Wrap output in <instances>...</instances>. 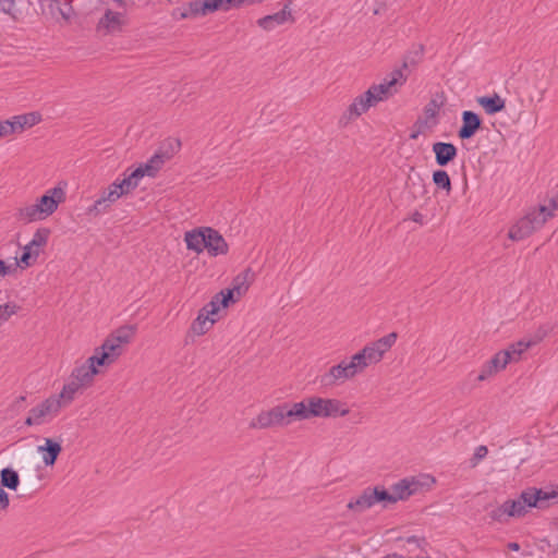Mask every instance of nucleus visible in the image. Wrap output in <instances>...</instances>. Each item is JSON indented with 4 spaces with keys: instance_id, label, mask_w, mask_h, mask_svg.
I'll return each mask as SVG.
<instances>
[{
    "instance_id": "1",
    "label": "nucleus",
    "mask_w": 558,
    "mask_h": 558,
    "mask_svg": "<svg viewBox=\"0 0 558 558\" xmlns=\"http://www.w3.org/2000/svg\"><path fill=\"white\" fill-rule=\"evenodd\" d=\"M136 331V327L124 325L112 331L104 343L95 350L92 361L98 366L112 364L122 353L123 348L131 342Z\"/></svg>"
},
{
    "instance_id": "2",
    "label": "nucleus",
    "mask_w": 558,
    "mask_h": 558,
    "mask_svg": "<svg viewBox=\"0 0 558 558\" xmlns=\"http://www.w3.org/2000/svg\"><path fill=\"white\" fill-rule=\"evenodd\" d=\"M505 504L508 517H521L526 513L527 508L545 509L558 504V492L530 488L522 492L518 499L507 500Z\"/></svg>"
},
{
    "instance_id": "3",
    "label": "nucleus",
    "mask_w": 558,
    "mask_h": 558,
    "mask_svg": "<svg viewBox=\"0 0 558 558\" xmlns=\"http://www.w3.org/2000/svg\"><path fill=\"white\" fill-rule=\"evenodd\" d=\"M553 217L551 211L545 205L533 209L526 216L521 218L509 230V238L512 241H521L530 236L534 231L538 230L544 223Z\"/></svg>"
},
{
    "instance_id": "4",
    "label": "nucleus",
    "mask_w": 558,
    "mask_h": 558,
    "mask_svg": "<svg viewBox=\"0 0 558 558\" xmlns=\"http://www.w3.org/2000/svg\"><path fill=\"white\" fill-rule=\"evenodd\" d=\"M162 163V157L160 155H155L146 163L137 167L122 180L117 179L113 183L122 196L126 195L140 185L141 179L145 175L151 178L155 177Z\"/></svg>"
},
{
    "instance_id": "5",
    "label": "nucleus",
    "mask_w": 558,
    "mask_h": 558,
    "mask_svg": "<svg viewBox=\"0 0 558 558\" xmlns=\"http://www.w3.org/2000/svg\"><path fill=\"white\" fill-rule=\"evenodd\" d=\"M388 499V490L384 486H368L352 497L347 504V508L356 514H361L376 505L386 509V500Z\"/></svg>"
},
{
    "instance_id": "6",
    "label": "nucleus",
    "mask_w": 558,
    "mask_h": 558,
    "mask_svg": "<svg viewBox=\"0 0 558 558\" xmlns=\"http://www.w3.org/2000/svg\"><path fill=\"white\" fill-rule=\"evenodd\" d=\"M61 409L62 404L60 403V398H52V396H50L28 411L24 425L32 427L49 424L58 416Z\"/></svg>"
},
{
    "instance_id": "7",
    "label": "nucleus",
    "mask_w": 558,
    "mask_h": 558,
    "mask_svg": "<svg viewBox=\"0 0 558 558\" xmlns=\"http://www.w3.org/2000/svg\"><path fill=\"white\" fill-rule=\"evenodd\" d=\"M50 235V230L47 228H39L33 235V239L23 246V252L20 257L16 255L13 260H16L21 269H26L36 264L40 253L47 245Z\"/></svg>"
},
{
    "instance_id": "8",
    "label": "nucleus",
    "mask_w": 558,
    "mask_h": 558,
    "mask_svg": "<svg viewBox=\"0 0 558 558\" xmlns=\"http://www.w3.org/2000/svg\"><path fill=\"white\" fill-rule=\"evenodd\" d=\"M308 418L311 417H331L345 416L349 409L343 408L341 401L337 399H324L319 397H311L304 399Z\"/></svg>"
},
{
    "instance_id": "9",
    "label": "nucleus",
    "mask_w": 558,
    "mask_h": 558,
    "mask_svg": "<svg viewBox=\"0 0 558 558\" xmlns=\"http://www.w3.org/2000/svg\"><path fill=\"white\" fill-rule=\"evenodd\" d=\"M407 81L402 69L392 71L380 84L373 85L367 89V95L371 96L376 105L379 101L386 100L398 92V85H402Z\"/></svg>"
},
{
    "instance_id": "10",
    "label": "nucleus",
    "mask_w": 558,
    "mask_h": 558,
    "mask_svg": "<svg viewBox=\"0 0 558 558\" xmlns=\"http://www.w3.org/2000/svg\"><path fill=\"white\" fill-rule=\"evenodd\" d=\"M398 335L390 332L375 342L364 347L363 350L357 352L362 362L366 363V367L371 364L378 363L384 354L396 343Z\"/></svg>"
},
{
    "instance_id": "11",
    "label": "nucleus",
    "mask_w": 558,
    "mask_h": 558,
    "mask_svg": "<svg viewBox=\"0 0 558 558\" xmlns=\"http://www.w3.org/2000/svg\"><path fill=\"white\" fill-rule=\"evenodd\" d=\"M220 303L218 298H213V300L199 311L197 317L192 323V331L197 336L206 333L215 324V315L218 313Z\"/></svg>"
},
{
    "instance_id": "12",
    "label": "nucleus",
    "mask_w": 558,
    "mask_h": 558,
    "mask_svg": "<svg viewBox=\"0 0 558 558\" xmlns=\"http://www.w3.org/2000/svg\"><path fill=\"white\" fill-rule=\"evenodd\" d=\"M250 270L238 275L232 282V287L226 291H221L214 298H218L221 306L227 307L230 302H235L241 295H243L250 287Z\"/></svg>"
},
{
    "instance_id": "13",
    "label": "nucleus",
    "mask_w": 558,
    "mask_h": 558,
    "mask_svg": "<svg viewBox=\"0 0 558 558\" xmlns=\"http://www.w3.org/2000/svg\"><path fill=\"white\" fill-rule=\"evenodd\" d=\"M250 427L254 429H268L282 427V414L280 404L258 413L251 422Z\"/></svg>"
},
{
    "instance_id": "14",
    "label": "nucleus",
    "mask_w": 558,
    "mask_h": 558,
    "mask_svg": "<svg viewBox=\"0 0 558 558\" xmlns=\"http://www.w3.org/2000/svg\"><path fill=\"white\" fill-rule=\"evenodd\" d=\"M213 13L210 0H194L189 2L184 8H178L173 11L172 16L177 20L195 19Z\"/></svg>"
},
{
    "instance_id": "15",
    "label": "nucleus",
    "mask_w": 558,
    "mask_h": 558,
    "mask_svg": "<svg viewBox=\"0 0 558 558\" xmlns=\"http://www.w3.org/2000/svg\"><path fill=\"white\" fill-rule=\"evenodd\" d=\"M120 197H122V195L119 190L114 183H111L108 189L101 193L100 197L88 207L87 214L93 216L102 215L107 213Z\"/></svg>"
},
{
    "instance_id": "16",
    "label": "nucleus",
    "mask_w": 558,
    "mask_h": 558,
    "mask_svg": "<svg viewBox=\"0 0 558 558\" xmlns=\"http://www.w3.org/2000/svg\"><path fill=\"white\" fill-rule=\"evenodd\" d=\"M440 105L435 100L432 99L423 110V118H420L415 122V126L417 128V131L411 134V138L415 140L417 136L423 133L425 130L433 129L438 124L437 117L439 113Z\"/></svg>"
},
{
    "instance_id": "17",
    "label": "nucleus",
    "mask_w": 558,
    "mask_h": 558,
    "mask_svg": "<svg viewBox=\"0 0 558 558\" xmlns=\"http://www.w3.org/2000/svg\"><path fill=\"white\" fill-rule=\"evenodd\" d=\"M418 483L413 478H403L391 486V492L388 490L389 499L386 500L387 508L390 505L397 504L399 500H404L417 490Z\"/></svg>"
},
{
    "instance_id": "18",
    "label": "nucleus",
    "mask_w": 558,
    "mask_h": 558,
    "mask_svg": "<svg viewBox=\"0 0 558 558\" xmlns=\"http://www.w3.org/2000/svg\"><path fill=\"white\" fill-rule=\"evenodd\" d=\"M282 427H287L294 422L308 420L304 400L294 403H281Z\"/></svg>"
},
{
    "instance_id": "19",
    "label": "nucleus",
    "mask_w": 558,
    "mask_h": 558,
    "mask_svg": "<svg viewBox=\"0 0 558 558\" xmlns=\"http://www.w3.org/2000/svg\"><path fill=\"white\" fill-rule=\"evenodd\" d=\"M510 355L505 351H499L496 353L489 361H487L477 376V379L483 381L488 377L497 374L501 369L506 368V366L510 363Z\"/></svg>"
},
{
    "instance_id": "20",
    "label": "nucleus",
    "mask_w": 558,
    "mask_h": 558,
    "mask_svg": "<svg viewBox=\"0 0 558 558\" xmlns=\"http://www.w3.org/2000/svg\"><path fill=\"white\" fill-rule=\"evenodd\" d=\"M97 366V363L92 361V356H89L84 364L72 371L70 377L83 388L87 387L93 383L95 375L98 374Z\"/></svg>"
},
{
    "instance_id": "21",
    "label": "nucleus",
    "mask_w": 558,
    "mask_h": 558,
    "mask_svg": "<svg viewBox=\"0 0 558 558\" xmlns=\"http://www.w3.org/2000/svg\"><path fill=\"white\" fill-rule=\"evenodd\" d=\"M291 0H289L279 12L270 15H266L257 21L258 26L265 31H272L279 25L284 24L288 21L293 22L292 12L290 9Z\"/></svg>"
},
{
    "instance_id": "22",
    "label": "nucleus",
    "mask_w": 558,
    "mask_h": 558,
    "mask_svg": "<svg viewBox=\"0 0 558 558\" xmlns=\"http://www.w3.org/2000/svg\"><path fill=\"white\" fill-rule=\"evenodd\" d=\"M482 126V119L477 113L471 110L462 112V125L458 131L461 140L472 138Z\"/></svg>"
},
{
    "instance_id": "23",
    "label": "nucleus",
    "mask_w": 558,
    "mask_h": 558,
    "mask_svg": "<svg viewBox=\"0 0 558 558\" xmlns=\"http://www.w3.org/2000/svg\"><path fill=\"white\" fill-rule=\"evenodd\" d=\"M65 199V193L61 187H53L50 189L44 194L41 197L37 199V203L40 205V207L45 210V214L52 215L60 203L64 202Z\"/></svg>"
},
{
    "instance_id": "24",
    "label": "nucleus",
    "mask_w": 558,
    "mask_h": 558,
    "mask_svg": "<svg viewBox=\"0 0 558 558\" xmlns=\"http://www.w3.org/2000/svg\"><path fill=\"white\" fill-rule=\"evenodd\" d=\"M62 451L61 441L53 438H44V444L37 447V452L41 454L46 466H52Z\"/></svg>"
},
{
    "instance_id": "25",
    "label": "nucleus",
    "mask_w": 558,
    "mask_h": 558,
    "mask_svg": "<svg viewBox=\"0 0 558 558\" xmlns=\"http://www.w3.org/2000/svg\"><path fill=\"white\" fill-rule=\"evenodd\" d=\"M205 250H207L210 256L225 255L228 253V244L217 230L206 227Z\"/></svg>"
},
{
    "instance_id": "26",
    "label": "nucleus",
    "mask_w": 558,
    "mask_h": 558,
    "mask_svg": "<svg viewBox=\"0 0 558 558\" xmlns=\"http://www.w3.org/2000/svg\"><path fill=\"white\" fill-rule=\"evenodd\" d=\"M433 153L436 163L445 167L457 157L458 149L452 143L436 142L433 144Z\"/></svg>"
},
{
    "instance_id": "27",
    "label": "nucleus",
    "mask_w": 558,
    "mask_h": 558,
    "mask_svg": "<svg viewBox=\"0 0 558 558\" xmlns=\"http://www.w3.org/2000/svg\"><path fill=\"white\" fill-rule=\"evenodd\" d=\"M373 98L367 95V90L362 95L354 98L353 102L349 106L344 117L348 120L355 119L366 112L372 106H375Z\"/></svg>"
},
{
    "instance_id": "28",
    "label": "nucleus",
    "mask_w": 558,
    "mask_h": 558,
    "mask_svg": "<svg viewBox=\"0 0 558 558\" xmlns=\"http://www.w3.org/2000/svg\"><path fill=\"white\" fill-rule=\"evenodd\" d=\"M122 14L107 10L104 16L99 20L97 29L105 34H111L121 29Z\"/></svg>"
},
{
    "instance_id": "29",
    "label": "nucleus",
    "mask_w": 558,
    "mask_h": 558,
    "mask_svg": "<svg viewBox=\"0 0 558 558\" xmlns=\"http://www.w3.org/2000/svg\"><path fill=\"white\" fill-rule=\"evenodd\" d=\"M184 241L187 250L197 254L204 252L206 247V228H198L185 232Z\"/></svg>"
},
{
    "instance_id": "30",
    "label": "nucleus",
    "mask_w": 558,
    "mask_h": 558,
    "mask_svg": "<svg viewBox=\"0 0 558 558\" xmlns=\"http://www.w3.org/2000/svg\"><path fill=\"white\" fill-rule=\"evenodd\" d=\"M47 217L48 215L45 214V210L37 202L20 208L16 214V218L24 223L44 220Z\"/></svg>"
},
{
    "instance_id": "31",
    "label": "nucleus",
    "mask_w": 558,
    "mask_h": 558,
    "mask_svg": "<svg viewBox=\"0 0 558 558\" xmlns=\"http://www.w3.org/2000/svg\"><path fill=\"white\" fill-rule=\"evenodd\" d=\"M351 379L347 368L341 361L339 364L332 366L328 373L322 376V384L324 386H335L340 383H344L345 380Z\"/></svg>"
},
{
    "instance_id": "32",
    "label": "nucleus",
    "mask_w": 558,
    "mask_h": 558,
    "mask_svg": "<svg viewBox=\"0 0 558 558\" xmlns=\"http://www.w3.org/2000/svg\"><path fill=\"white\" fill-rule=\"evenodd\" d=\"M477 102L487 114H495L500 112L506 107V101L498 94L493 96H482L477 98Z\"/></svg>"
},
{
    "instance_id": "33",
    "label": "nucleus",
    "mask_w": 558,
    "mask_h": 558,
    "mask_svg": "<svg viewBox=\"0 0 558 558\" xmlns=\"http://www.w3.org/2000/svg\"><path fill=\"white\" fill-rule=\"evenodd\" d=\"M14 128V133L23 131L26 126H33L40 121L38 113L32 112L27 114L15 116L8 120Z\"/></svg>"
},
{
    "instance_id": "34",
    "label": "nucleus",
    "mask_w": 558,
    "mask_h": 558,
    "mask_svg": "<svg viewBox=\"0 0 558 558\" xmlns=\"http://www.w3.org/2000/svg\"><path fill=\"white\" fill-rule=\"evenodd\" d=\"M82 388L83 387L81 385L70 377V380L63 386L61 392L59 395H52V398H60V403L63 408L73 401L76 392Z\"/></svg>"
},
{
    "instance_id": "35",
    "label": "nucleus",
    "mask_w": 558,
    "mask_h": 558,
    "mask_svg": "<svg viewBox=\"0 0 558 558\" xmlns=\"http://www.w3.org/2000/svg\"><path fill=\"white\" fill-rule=\"evenodd\" d=\"M0 483L2 487L16 490L20 485L19 473L12 468H4L0 472Z\"/></svg>"
},
{
    "instance_id": "36",
    "label": "nucleus",
    "mask_w": 558,
    "mask_h": 558,
    "mask_svg": "<svg viewBox=\"0 0 558 558\" xmlns=\"http://www.w3.org/2000/svg\"><path fill=\"white\" fill-rule=\"evenodd\" d=\"M535 342L533 341H524L521 340L517 343L511 344L507 350H504L506 353H509L510 361L517 362L520 360L521 354L525 352L529 348H531Z\"/></svg>"
},
{
    "instance_id": "37",
    "label": "nucleus",
    "mask_w": 558,
    "mask_h": 558,
    "mask_svg": "<svg viewBox=\"0 0 558 558\" xmlns=\"http://www.w3.org/2000/svg\"><path fill=\"white\" fill-rule=\"evenodd\" d=\"M350 378L362 373L366 368V363L362 362L360 355L354 354L350 361H342Z\"/></svg>"
},
{
    "instance_id": "38",
    "label": "nucleus",
    "mask_w": 558,
    "mask_h": 558,
    "mask_svg": "<svg viewBox=\"0 0 558 558\" xmlns=\"http://www.w3.org/2000/svg\"><path fill=\"white\" fill-rule=\"evenodd\" d=\"M213 12L229 11L246 4V0H210Z\"/></svg>"
},
{
    "instance_id": "39",
    "label": "nucleus",
    "mask_w": 558,
    "mask_h": 558,
    "mask_svg": "<svg viewBox=\"0 0 558 558\" xmlns=\"http://www.w3.org/2000/svg\"><path fill=\"white\" fill-rule=\"evenodd\" d=\"M433 182L434 184L446 191L447 194L451 192V180L449 174L445 170H436L433 172Z\"/></svg>"
},
{
    "instance_id": "40",
    "label": "nucleus",
    "mask_w": 558,
    "mask_h": 558,
    "mask_svg": "<svg viewBox=\"0 0 558 558\" xmlns=\"http://www.w3.org/2000/svg\"><path fill=\"white\" fill-rule=\"evenodd\" d=\"M424 53L423 45L414 46L412 50H410L405 56L402 63V69H407L409 65L417 64Z\"/></svg>"
},
{
    "instance_id": "41",
    "label": "nucleus",
    "mask_w": 558,
    "mask_h": 558,
    "mask_svg": "<svg viewBox=\"0 0 558 558\" xmlns=\"http://www.w3.org/2000/svg\"><path fill=\"white\" fill-rule=\"evenodd\" d=\"M19 310L20 306L11 302L0 305V323L8 322Z\"/></svg>"
},
{
    "instance_id": "42",
    "label": "nucleus",
    "mask_w": 558,
    "mask_h": 558,
    "mask_svg": "<svg viewBox=\"0 0 558 558\" xmlns=\"http://www.w3.org/2000/svg\"><path fill=\"white\" fill-rule=\"evenodd\" d=\"M19 265L16 260H13L10 264H7L3 258L0 257V277H5L9 275H13L17 271Z\"/></svg>"
},
{
    "instance_id": "43",
    "label": "nucleus",
    "mask_w": 558,
    "mask_h": 558,
    "mask_svg": "<svg viewBox=\"0 0 558 558\" xmlns=\"http://www.w3.org/2000/svg\"><path fill=\"white\" fill-rule=\"evenodd\" d=\"M505 515H508V510L506 508L505 502L497 509L492 510L490 512V518L496 521H502Z\"/></svg>"
},
{
    "instance_id": "44",
    "label": "nucleus",
    "mask_w": 558,
    "mask_h": 558,
    "mask_svg": "<svg viewBox=\"0 0 558 558\" xmlns=\"http://www.w3.org/2000/svg\"><path fill=\"white\" fill-rule=\"evenodd\" d=\"M13 133H14V128L8 120L0 121V138L9 136Z\"/></svg>"
},
{
    "instance_id": "45",
    "label": "nucleus",
    "mask_w": 558,
    "mask_h": 558,
    "mask_svg": "<svg viewBox=\"0 0 558 558\" xmlns=\"http://www.w3.org/2000/svg\"><path fill=\"white\" fill-rule=\"evenodd\" d=\"M16 0H0V10L8 14H13Z\"/></svg>"
},
{
    "instance_id": "46",
    "label": "nucleus",
    "mask_w": 558,
    "mask_h": 558,
    "mask_svg": "<svg viewBox=\"0 0 558 558\" xmlns=\"http://www.w3.org/2000/svg\"><path fill=\"white\" fill-rule=\"evenodd\" d=\"M488 453V449L486 446H478L475 450L473 464L475 465L480 460L484 459Z\"/></svg>"
},
{
    "instance_id": "47",
    "label": "nucleus",
    "mask_w": 558,
    "mask_h": 558,
    "mask_svg": "<svg viewBox=\"0 0 558 558\" xmlns=\"http://www.w3.org/2000/svg\"><path fill=\"white\" fill-rule=\"evenodd\" d=\"M9 505V495L2 488H0V509H7Z\"/></svg>"
},
{
    "instance_id": "48",
    "label": "nucleus",
    "mask_w": 558,
    "mask_h": 558,
    "mask_svg": "<svg viewBox=\"0 0 558 558\" xmlns=\"http://www.w3.org/2000/svg\"><path fill=\"white\" fill-rule=\"evenodd\" d=\"M549 210H558V194L549 199V205L547 206Z\"/></svg>"
},
{
    "instance_id": "49",
    "label": "nucleus",
    "mask_w": 558,
    "mask_h": 558,
    "mask_svg": "<svg viewBox=\"0 0 558 558\" xmlns=\"http://www.w3.org/2000/svg\"><path fill=\"white\" fill-rule=\"evenodd\" d=\"M421 542H424V539L417 537V536H410L407 538L408 544H415L416 546H421Z\"/></svg>"
},
{
    "instance_id": "50",
    "label": "nucleus",
    "mask_w": 558,
    "mask_h": 558,
    "mask_svg": "<svg viewBox=\"0 0 558 558\" xmlns=\"http://www.w3.org/2000/svg\"><path fill=\"white\" fill-rule=\"evenodd\" d=\"M11 247H16V245H15V244H13V243H8V244H5V245L1 248V251H0V256H4V255H5V253H7V251H9ZM17 247H20V246L17 245Z\"/></svg>"
},
{
    "instance_id": "51",
    "label": "nucleus",
    "mask_w": 558,
    "mask_h": 558,
    "mask_svg": "<svg viewBox=\"0 0 558 558\" xmlns=\"http://www.w3.org/2000/svg\"><path fill=\"white\" fill-rule=\"evenodd\" d=\"M508 548L511 549V550H519L520 549V545L518 543H509L508 544Z\"/></svg>"
},
{
    "instance_id": "52",
    "label": "nucleus",
    "mask_w": 558,
    "mask_h": 558,
    "mask_svg": "<svg viewBox=\"0 0 558 558\" xmlns=\"http://www.w3.org/2000/svg\"><path fill=\"white\" fill-rule=\"evenodd\" d=\"M25 400H26V397H25V396H20V397L15 400V405H16V407H20V404H21V403H23Z\"/></svg>"
},
{
    "instance_id": "53",
    "label": "nucleus",
    "mask_w": 558,
    "mask_h": 558,
    "mask_svg": "<svg viewBox=\"0 0 558 558\" xmlns=\"http://www.w3.org/2000/svg\"><path fill=\"white\" fill-rule=\"evenodd\" d=\"M263 0H246V4L259 3Z\"/></svg>"
}]
</instances>
